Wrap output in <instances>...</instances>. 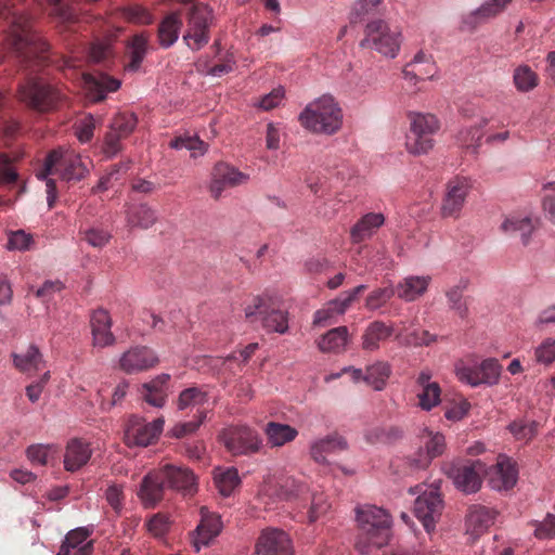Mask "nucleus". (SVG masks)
I'll return each instance as SVG.
<instances>
[{"mask_svg":"<svg viewBox=\"0 0 555 555\" xmlns=\"http://www.w3.org/2000/svg\"><path fill=\"white\" fill-rule=\"evenodd\" d=\"M165 485L184 495H192L197 487L191 469L166 464L149 473L141 482L139 496L146 507H154L164 498Z\"/></svg>","mask_w":555,"mask_h":555,"instance_id":"obj_1","label":"nucleus"},{"mask_svg":"<svg viewBox=\"0 0 555 555\" xmlns=\"http://www.w3.org/2000/svg\"><path fill=\"white\" fill-rule=\"evenodd\" d=\"M87 172L80 155L69 149L59 147L51 151L44 162V168L37 173L39 179L46 180L47 199L50 208L56 199L55 181L49 176H59L65 181H79Z\"/></svg>","mask_w":555,"mask_h":555,"instance_id":"obj_2","label":"nucleus"},{"mask_svg":"<svg viewBox=\"0 0 555 555\" xmlns=\"http://www.w3.org/2000/svg\"><path fill=\"white\" fill-rule=\"evenodd\" d=\"M357 520L360 533L356 548L362 554H369L371 548H380L390 539V515L375 505H365L357 508Z\"/></svg>","mask_w":555,"mask_h":555,"instance_id":"obj_3","label":"nucleus"},{"mask_svg":"<svg viewBox=\"0 0 555 555\" xmlns=\"http://www.w3.org/2000/svg\"><path fill=\"white\" fill-rule=\"evenodd\" d=\"M304 128L314 133L334 134L343 125V111L331 95L310 102L299 115Z\"/></svg>","mask_w":555,"mask_h":555,"instance_id":"obj_4","label":"nucleus"},{"mask_svg":"<svg viewBox=\"0 0 555 555\" xmlns=\"http://www.w3.org/2000/svg\"><path fill=\"white\" fill-rule=\"evenodd\" d=\"M17 96L26 106L40 113L55 109L62 99L56 87L36 76H28L18 83Z\"/></svg>","mask_w":555,"mask_h":555,"instance_id":"obj_5","label":"nucleus"},{"mask_svg":"<svg viewBox=\"0 0 555 555\" xmlns=\"http://www.w3.org/2000/svg\"><path fill=\"white\" fill-rule=\"evenodd\" d=\"M246 321H261L268 333L285 334L288 330V313L282 310L268 295L254 296L244 307Z\"/></svg>","mask_w":555,"mask_h":555,"instance_id":"obj_6","label":"nucleus"},{"mask_svg":"<svg viewBox=\"0 0 555 555\" xmlns=\"http://www.w3.org/2000/svg\"><path fill=\"white\" fill-rule=\"evenodd\" d=\"M401 44V33L398 27L387 21L375 18L370 21L364 29V38L360 47L374 50L386 57H396Z\"/></svg>","mask_w":555,"mask_h":555,"instance_id":"obj_7","label":"nucleus"},{"mask_svg":"<svg viewBox=\"0 0 555 555\" xmlns=\"http://www.w3.org/2000/svg\"><path fill=\"white\" fill-rule=\"evenodd\" d=\"M410 131L405 146L413 155L427 154L434 146L433 134L439 129V121L433 114L409 113Z\"/></svg>","mask_w":555,"mask_h":555,"instance_id":"obj_8","label":"nucleus"},{"mask_svg":"<svg viewBox=\"0 0 555 555\" xmlns=\"http://www.w3.org/2000/svg\"><path fill=\"white\" fill-rule=\"evenodd\" d=\"M212 21L211 9L204 3L193 4L188 12V28L183 35L186 46L197 51L209 42V27Z\"/></svg>","mask_w":555,"mask_h":555,"instance_id":"obj_9","label":"nucleus"},{"mask_svg":"<svg viewBox=\"0 0 555 555\" xmlns=\"http://www.w3.org/2000/svg\"><path fill=\"white\" fill-rule=\"evenodd\" d=\"M221 440L225 449L235 456L257 453L262 446L259 434L247 426L224 429L221 434Z\"/></svg>","mask_w":555,"mask_h":555,"instance_id":"obj_10","label":"nucleus"},{"mask_svg":"<svg viewBox=\"0 0 555 555\" xmlns=\"http://www.w3.org/2000/svg\"><path fill=\"white\" fill-rule=\"evenodd\" d=\"M486 472L480 461H459L447 467V475L453 480L457 489L465 493H473L481 486V474Z\"/></svg>","mask_w":555,"mask_h":555,"instance_id":"obj_11","label":"nucleus"},{"mask_svg":"<svg viewBox=\"0 0 555 555\" xmlns=\"http://www.w3.org/2000/svg\"><path fill=\"white\" fill-rule=\"evenodd\" d=\"M443 509V501L438 487L424 490L415 500L413 512L422 522L425 530L430 533L435 530Z\"/></svg>","mask_w":555,"mask_h":555,"instance_id":"obj_12","label":"nucleus"},{"mask_svg":"<svg viewBox=\"0 0 555 555\" xmlns=\"http://www.w3.org/2000/svg\"><path fill=\"white\" fill-rule=\"evenodd\" d=\"M164 423L162 417L145 423L142 418L131 416L124 434L125 443L128 447H147L154 443L163 431Z\"/></svg>","mask_w":555,"mask_h":555,"instance_id":"obj_13","label":"nucleus"},{"mask_svg":"<svg viewBox=\"0 0 555 555\" xmlns=\"http://www.w3.org/2000/svg\"><path fill=\"white\" fill-rule=\"evenodd\" d=\"M421 442L422 447L416 455L406 460L410 473L427 468L430 462L440 456L446 450V438L440 433L425 429L421 436Z\"/></svg>","mask_w":555,"mask_h":555,"instance_id":"obj_14","label":"nucleus"},{"mask_svg":"<svg viewBox=\"0 0 555 555\" xmlns=\"http://www.w3.org/2000/svg\"><path fill=\"white\" fill-rule=\"evenodd\" d=\"M249 176L227 163H218L211 172L209 191L215 199H219L227 188H234L248 181Z\"/></svg>","mask_w":555,"mask_h":555,"instance_id":"obj_15","label":"nucleus"},{"mask_svg":"<svg viewBox=\"0 0 555 555\" xmlns=\"http://www.w3.org/2000/svg\"><path fill=\"white\" fill-rule=\"evenodd\" d=\"M159 362L153 349L146 346H134L125 351L118 367L126 374H137L153 369Z\"/></svg>","mask_w":555,"mask_h":555,"instance_id":"obj_16","label":"nucleus"},{"mask_svg":"<svg viewBox=\"0 0 555 555\" xmlns=\"http://www.w3.org/2000/svg\"><path fill=\"white\" fill-rule=\"evenodd\" d=\"M258 555H293L294 550L288 534L280 529H264L256 543Z\"/></svg>","mask_w":555,"mask_h":555,"instance_id":"obj_17","label":"nucleus"},{"mask_svg":"<svg viewBox=\"0 0 555 555\" xmlns=\"http://www.w3.org/2000/svg\"><path fill=\"white\" fill-rule=\"evenodd\" d=\"M517 479V464L506 455H499L495 465L488 472L489 485L498 491L512 489L516 485Z\"/></svg>","mask_w":555,"mask_h":555,"instance_id":"obj_18","label":"nucleus"},{"mask_svg":"<svg viewBox=\"0 0 555 555\" xmlns=\"http://www.w3.org/2000/svg\"><path fill=\"white\" fill-rule=\"evenodd\" d=\"M366 289L365 285H359L349 292L343 293L339 297L331 300L326 306L314 313L313 324L325 326L331 323L336 315L345 313V311L356 301L360 294Z\"/></svg>","mask_w":555,"mask_h":555,"instance_id":"obj_19","label":"nucleus"},{"mask_svg":"<svg viewBox=\"0 0 555 555\" xmlns=\"http://www.w3.org/2000/svg\"><path fill=\"white\" fill-rule=\"evenodd\" d=\"M468 191L469 184L465 178L456 177L449 181L441 205V215L443 217H457L464 206Z\"/></svg>","mask_w":555,"mask_h":555,"instance_id":"obj_20","label":"nucleus"},{"mask_svg":"<svg viewBox=\"0 0 555 555\" xmlns=\"http://www.w3.org/2000/svg\"><path fill=\"white\" fill-rule=\"evenodd\" d=\"M262 492L269 496H275L278 500L302 499L308 492V486L294 477L287 476L279 479L275 483L271 480L266 481Z\"/></svg>","mask_w":555,"mask_h":555,"instance_id":"obj_21","label":"nucleus"},{"mask_svg":"<svg viewBox=\"0 0 555 555\" xmlns=\"http://www.w3.org/2000/svg\"><path fill=\"white\" fill-rule=\"evenodd\" d=\"M222 529V522L219 515L211 513L207 507L201 508V521L196 527L193 544L196 551H199L201 545H207L214 538H216Z\"/></svg>","mask_w":555,"mask_h":555,"instance_id":"obj_22","label":"nucleus"},{"mask_svg":"<svg viewBox=\"0 0 555 555\" xmlns=\"http://www.w3.org/2000/svg\"><path fill=\"white\" fill-rule=\"evenodd\" d=\"M347 449L346 440L338 434H331L310 444V456L319 464H326L327 456Z\"/></svg>","mask_w":555,"mask_h":555,"instance_id":"obj_23","label":"nucleus"},{"mask_svg":"<svg viewBox=\"0 0 555 555\" xmlns=\"http://www.w3.org/2000/svg\"><path fill=\"white\" fill-rule=\"evenodd\" d=\"M512 0H488L477 10L466 15L463 20L464 27L475 29L478 25L483 24L491 18L501 14Z\"/></svg>","mask_w":555,"mask_h":555,"instance_id":"obj_24","label":"nucleus"},{"mask_svg":"<svg viewBox=\"0 0 555 555\" xmlns=\"http://www.w3.org/2000/svg\"><path fill=\"white\" fill-rule=\"evenodd\" d=\"M170 375L163 373L154 377L151 382L141 386V395L145 402L155 408L165 405L168 397V383Z\"/></svg>","mask_w":555,"mask_h":555,"instance_id":"obj_25","label":"nucleus"},{"mask_svg":"<svg viewBox=\"0 0 555 555\" xmlns=\"http://www.w3.org/2000/svg\"><path fill=\"white\" fill-rule=\"evenodd\" d=\"M90 324L94 346L103 348L114 344L115 336L111 331L112 320L106 310H95L91 315Z\"/></svg>","mask_w":555,"mask_h":555,"instance_id":"obj_26","label":"nucleus"},{"mask_svg":"<svg viewBox=\"0 0 555 555\" xmlns=\"http://www.w3.org/2000/svg\"><path fill=\"white\" fill-rule=\"evenodd\" d=\"M496 512L488 506L473 505L466 516L467 531L473 535L483 533L494 524Z\"/></svg>","mask_w":555,"mask_h":555,"instance_id":"obj_27","label":"nucleus"},{"mask_svg":"<svg viewBox=\"0 0 555 555\" xmlns=\"http://www.w3.org/2000/svg\"><path fill=\"white\" fill-rule=\"evenodd\" d=\"M92 451L89 443L81 439H72L66 447L64 455V467L68 472H76L85 466L90 457Z\"/></svg>","mask_w":555,"mask_h":555,"instance_id":"obj_28","label":"nucleus"},{"mask_svg":"<svg viewBox=\"0 0 555 555\" xmlns=\"http://www.w3.org/2000/svg\"><path fill=\"white\" fill-rule=\"evenodd\" d=\"M501 231L511 236H520L521 243L527 245L534 230L532 219L527 215L514 214L507 216L501 224Z\"/></svg>","mask_w":555,"mask_h":555,"instance_id":"obj_29","label":"nucleus"},{"mask_svg":"<svg viewBox=\"0 0 555 555\" xmlns=\"http://www.w3.org/2000/svg\"><path fill=\"white\" fill-rule=\"evenodd\" d=\"M384 222L383 214L369 212L364 215L350 230L351 242L358 244L370 238Z\"/></svg>","mask_w":555,"mask_h":555,"instance_id":"obj_30","label":"nucleus"},{"mask_svg":"<svg viewBox=\"0 0 555 555\" xmlns=\"http://www.w3.org/2000/svg\"><path fill=\"white\" fill-rule=\"evenodd\" d=\"M349 332L346 326H338L322 335L317 344L322 352L339 353L346 349Z\"/></svg>","mask_w":555,"mask_h":555,"instance_id":"obj_31","label":"nucleus"},{"mask_svg":"<svg viewBox=\"0 0 555 555\" xmlns=\"http://www.w3.org/2000/svg\"><path fill=\"white\" fill-rule=\"evenodd\" d=\"M392 333V326L383 321H374L367 325L362 335V348L366 351H375L379 348V343L389 338Z\"/></svg>","mask_w":555,"mask_h":555,"instance_id":"obj_32","label":"nucleus"},{"mask_svg":"<svg viewBox=\"0 0 555 555\" xmlns=\"http://www.w3.org/2000/svg\"><path fill=\"white\" fill-rule=\"evenodd\" d=\"M264 434L270 447L279 448L294 441L298 436V430L287 424L269 422L264 427Z\"/></svg>","mask_w":555,"mask_h":555,"instance_id":"obj_33","label":"nucleus"},{"mask_svg":"<svg viewBox=\"0 0 555 555\" xmlns=\"http://www.w3.org/2000/svg\"><path fill=\"white\" fill-rule=\"evenodd\" d=\"M14 366L22 373H33L41 370L43 358L38 347L29 345L25 351L12 354Z\"/></svg>","mask_w":555,"mask_h":555,"instance_id":"obj_34","label":"nucleus"},{"mask_svg":"<svg viewBox=\"0 0 555 555\" xmlns=\"http://www.w3.org/2000/svg\"><path fill=\"white\" fill-rule=\"evenodd\" d=\"M147 51V37L141 33L131 37L127 43V57L129 61L125 64L128 72H137Z\"/></svg>","mask_w":555,"mask_h":555,"instance_id":"obj_35","label":"nucleus"},{"mask_svg":"<svg viewBox=\"0 0 555 555\" xmlns=\"http://www.w3.org/2000/svg\"><path fill=\"white\" fill-rule=\"evenodd\" d=\"M428 284L429 278L408 276L397 285L395 293L405 301H414L427 291Z\"/></svg>","mask_w":555,"mask_h":555,"instance_id":"obj_36","label":"nucleus"},{"mask_svg":"<svg viewBox=\"0 0 555 555\" xmlns=\"http://www.w3.org/2000/svg\"><path fill=\"white\" fill-rule=\"evenodd\" d=\"M182 20L179 12L168 14L158 26L159 43L164 48L171 47L179 37Z\"/></svg>","mask_w":555,"mask_h":555,"instance_id":"obj_37","label":"nucleus"},{"mask_svg":"<svg viewBox=\"0 0 555 555\" xmlns=\"http://www.w3.org/2000/svg\"><path fill=\"white\" fill-rule=\"evenodd\" d=\"M208 392L203 387H189L183 389L176 401L177 409L180 411L196 408L206 410L204 406L208 402Z\"/></svg>","mask_w":555,"mask_h":555,"instance_id":"obj_38","label":"nucleus"},{"mask_svg":"<svg viewBox=\"0 0 555 555\" xmlns=\"http://www.w3.org/2000/svg\"><path fill=\"white\" fill-rule=\"evenodd\" d=\"M214 481L223 496H230L241 483L238 472L234 467L216 468L214 470Z\"/></svg>","mask_w":555,"mask_h":555,"instance_id":"obj_39","label":"nucleus"},{"mask_svg":"<svg viewBox=\"0 0 555 555\" xmlns=\"http://www.w3.org/2000/svg\"><path fill=\"white\" fill-rule=\"evenodd\" d=\"M87 83L95 101L104 100L107 92L117 91L120 87V81L118 79L106 74L89 76L87 78Z\"/></svg>","mask_w":555,"mask_h":555,"instance_id":"obj_40","label":"nucleus"},{"mask_svg":"<svg viewBox=\"0 0 555 555\" xmlns=\"http://www.w3.org/2000/svg\"><path fill=\"white\" fill-rule=\"evenodd\" d=\"M390 373L391 367L387 362L377 361L366 367L364 382L375 390H382L386 386Z\"/></svg>","mask_w":555,"mask_h":555,"instance_id":"obj_41","label":"nucleus"},{"mask_svg":"<svg viewBox=\"0 0 555 555\" xmlns=\"http://www.w3.org/2000/svg\"><path fill=\"white\" fill-rule=\"evenodd\" d=\"M425 59L426 54L424 52L416 53L414 59L409 64H406L403 69L404 78L411 81L433 78L436 74V67L434 63H428V72H423V69L420 67V65L425 62Z\"/></svg>","mask_w":555,"mask_h":555,"instance_id":"obj_42","label":"nucleus"},{"mask_svg":"<svg viewBox=\"0 0 555 555\" xmlns=\"http://www.w3.org/2000/svg\"><path fill=\"white\" fill-rule=\"evenodd\" d=\"M88 57L91 63L107 66L114 59L112 40L109 38L103 40L96 39L89 48Z\"/></svg>","mask_w":555,"mask_h":555,"instance_id":"obj_43","label":"nucleus"},{"mask_svg":"<svg viewBox=\"0 0 555 555\" xmlns=\"http://www.w3.org/2000/svg\"><path fill=\"white\" fill-rule=\"evenodd\" d=\"M513 80L520 92H529L539 85L538 75L528 65H519L515 68Z\"/></svg>","mask_w":555,"mask_h":555,"instance_id":"obj_44","label":"nucleus"},{"mask_svg":"<svg viewBox=\"0 0 555 555\" xmlns=\"http://www.w3.org/2000/svg\"><path fill=\"white\" fill-rule=\"evenodd\" d=\"M156 219L155 211L146 205L133 207L128 214V223L131 227H140L142 229L152 227Z\"/></svg>","mask_w":555,"mask_h":555,"instance_id":"obj_45","label":"nucleus"},{"mask_svg":"<svg viewBox=\"0 0 555 555\" xmlns=\"http://www.w3.org/2000/svg\"><path fill=\"white\" fill-rule=\"evenodd\" d=\"M528 525L533 528V535L535 539H555V514L547 513L542 520H532Z\"/></svg>","mask_w":555,"mask_h":555,"instance_id":"obj_46","label":"nucleus"},{"mask_svg":"<svg viewBox=\"0 0 555 555\" xmlns=\"http://www.w3.org/2000/svg\"><path fill=\"white\" fill-rule=\"evenodd\" d=\"M509 433L515 439L528 442L538 433V423L528 420H516L508 425Z\"/></svg>","mask_w":555,"mask_h":555,"instance_id":"obj_47","label":"nucleus"},{"mask_svg":"<svg viewBox=\"0 0 555 555\" xmlns=\"http://www.w3.org/2000/svg\"><path fill=\"white\" fill-rule=\"evenodd\" d=\"M403 431L396 426L375 427L371 429L366 439L371 443H391L402 437Z\"/></svg>","mask_w":555,"mask_h":555,"instance_id":"obj_48","label":"nucleus"},{"mask_svg":"<svg viewBox=\"0 0 555 555\" xmlns=\"http://www.w3.org/2000/svg\"><path fill=\"white\" fill-rule=\"evenodd\" d=\"M206 417L207 410H198L192 421L176 424L171 429V436L175 438H183L195 433Z\"/></svg>","mask_w":555,"mask_h":555,"instance_id":"obj_49","label":"nucleus"},{"mask_svg":"<svg viewBox=\"0 0 555 555\" xmlns=\"http://www.w3.org/2000/svg\"><path fill=\"white\" fill-rule=\"evenodd\" d=\"M172 149H186L192 152V157L204 155L207 151V144L198 137H178L170 142Z\"/></svg>","mask_w":555,"mask_h":555,"instance_id":"obj_50","label":"nucleus"},{"mask_svg":"<svg viewBox=\"0 0 555 555\" xmlns=\"http://www.w3.org/2000/svg\"><path fill=\"white\" fill-rule=\"evenodd\" d=\"M90 531L87 528L80 527L69 531L59 552L64 551V555H70L72 550H76L88 542Z\"/></svg>","mask_w":555,"mask_h":555,"instance_id":"obj_51","label":"nucleus"},{"mask_svg":"<svg viewBox=\"0 0 555 555\" xmlns=\"http://www.w3.org/2000/svg\"><path fill=\"white\" fill-rule=\"evenodd\" d=\"M487 119H483L479 126H472L462 130L459 134V141L462 146L466 149H476L480 145L483 137L482 128L487 125Z\"/></svg>","mask_w":555,"mask_h":555,"instance_id":"obj_52","label":"nucleus"},{"mask_svg":"<svg viewBox=\"0 0 555 555\" xmlns=\"http://www.w3.org/2000/svg\"><path fill=\"white\" fill-rule=\"evenodd\" d=\"M137 118L131 113H120L115 116L111 124V129L114 132H117L119 137L127 138L135 128Z\"/></svg>","mask_w":555,"mask_h":555,"instance_id":"obj_53","label":"nucleus"},{"mask_svg":"<svg viewBox=\"0 0 555 555\" xmlns=\"http://www.w3.org/2000/svg\"><path fill=\"white\" fill-rule=\"evenodd\" d=\"M395 295L392 286L379 287L372 291L365 299V308L374 311L383 307Z\"/></svg>","mask_w":555,"mask_h":555,"instance_id":"obj_54","label":"nucleus"},{"mask_svg":"<svg viewBox=\"0 0 555 555\" xmlns=\"http://www.w3.org/2000/svg\"><path fill=\"white\" fill-rule=\"evenodd\" d=\"M441 388L438 383H433V385H427V387L422 388L418 392L417 397L420 400V406L423 410H430L434 406L438 405L440 402Z\"/></svg>","mask_w":555,"mask_h":555,"instance_id":"obj_55","label":"nucleus"},{"mask_svg":"<svg viewBox=\"0 0 555 555\" xmlns=\"http://www.w3.org/2000/svg\"><path fill=\"white\" fill-rule=\"evenodd\" d=\"M457 378L473 387L482 384L481 379V363L475 365H459L456 366Z\"/></svg>","mask_w":555,"mask_h":555,"instance_id":"obj_56","label":"nucleus"},{"mask_svg":"<svg viewBox=\"0 0 555 555\" xmlns=\"http://www.w3.org/2000/svg\"><path fill=\"white\" fill-rule=\"evenodd\" d=\"M502 366L495 359H486L481 362L482 384L492 386L499 383Z\"/></svg>","mask_w":555,"mask_h":555,"instance_id":"obj_57","label":"nucleus"},{"mask_svg":"<svg viewBox=\"0 0 555 555\" xmlns=\"http://www.w3.org/2000/svg\"><path fill=\"white\" fill-rule=\"evenodd\" d=\"M449 307L454 310L460 318L467 317L468 308L466 300L463 299V291L460 286H455L447 292Z\"/></svg>","mask_w":555,"mask_h":555,"instance_id":"obj_58","label":"nucleus"},{"mask_svg":"<svg viewBox=\"0 0 555 555\" xmlns=\"http://www.w3.org/2000/svg\"><path fill=\"white\" fill-rule=\"evenodd\" d=\"M35 244L34 237L30 233L24 230H17L9 235L8 248L15 250H28Z\"/></svg>","mask_w":555,"mask_h":555,"instance_id":"obj_59","label":"nucleus"},{"mask_svg":"<svg viewBox=\"0 0 555 555\" xmlns=\"http://www.w3.org/2000/svg\"><path fill=\"white\" fill-rule=\"evenodd\" d=\"M54 449L51 446H43V444H37V446H30L27 449V456L28 459L39 465H47L50 461V457L53 455Z\"/></svg>","mask_w":555,"mask_h":555,"instance_id":"obj_60","label":"nucleus"},{"mask_svg":"<svg viewBox=\"0 0 555 555\" xmlns=\"http://www.w3.org/2000/svg\"><path fill=\"white\" fill-rule=\"evenodd\" d=\"M535 359L543 364H551L555 361V339H544L535 349Z\"/></svg>","mask_w":555,"mask_h":555,"instance_id":"obj_61","label":"nucleus"},{"mask_svg":"<svg viewBox=\"0 0 555 555\" xmlns=\"http://www.w3.org/2000/svg\"><path fill=\"white\" fill-rule=\"evenodd\" d=\"M330 507V503L322 493H313L309 509V520L311 522L315 521L319 517L324 515Z\"/></svg>","mask_w":555,"mask_h":555,"instance_id":"obj_62","label":"nucleus"},{"mask_svg":"<svg viewBox=\"0 0 555 555\" xmlns=\"http://www.w3.org/2000/svg\"><path fill=\"white\" fill-rule=\"evenodd\" d=\"M105 498L107 503L116 513H119L121 511L122 502L125 499L121 486L116 483L108 486L105 491Z\"/></svg>","mask_w":555,"mask_h":555,"instance_id":"obj_63","label":"nucleus"},{"mask_svg":"<svg viewBox=\"0 0 555 555\" xmlns=\"http://www.w3.org/2000/svg\"><path fill=\"white\" fill-rule=\"evenodd\" d=\"M146 527L154 537H163L169 529V521L166 516L156 514L146 522Z\"/></svg>","mask_w":555,"mask_h":555,"instance_id":"obj_64","label":"nucleus"}]
</instances>
